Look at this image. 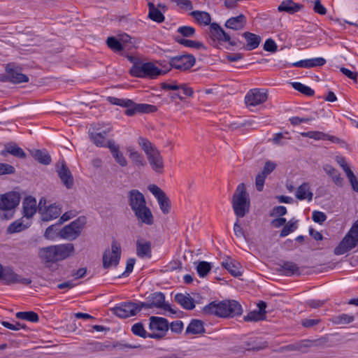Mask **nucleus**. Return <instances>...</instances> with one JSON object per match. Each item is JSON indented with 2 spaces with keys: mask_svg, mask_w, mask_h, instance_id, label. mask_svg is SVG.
Here are the masks:
<instances>
[{
  "mask_svg": "<svg viewBox=\"0 0 358 358\" xmlns=\"http://www.w3.org/2000/svg\"><path fill=\"white\" fill-rule=\"evenodd\" d=\"M128 204L139 222L147 225L154 224V216L147 206L144 195L138 189H133L127 193Z\"/></svg>",
  "mask_w": 358,
  "mask_h": 358,
  "instance_id": "f257e3e1",
  "label": "nucleus"
},
{
  "mask_svg": "<svg viewBox=\"0 0 358 358\" xmlns=\"http://www.w3.org/2000/svg\"><path fill=\"white\" fill-rule=\"evenodd\" d=\"M206 315H215L220 317H235L243 313L241 305L235 300H224L220 303L211 302L203 308Z\"/></svg>",
  "mask_w": 358,
  "mask_h": 358,
  "instance_id": "f03ea898",
  "label": "nucleus"
},
{
  "mask_svg": "<svg viewBox=\"0 0 358 358\" xmlns=\"http://www.w3.org/2000/svg\"><path fill=\"white\" fill-rule=\"evenodd\" d=\"M74 250L72 243L50 245L40 248L38 256L45 264H52L68 258L74 252Z\"/></svg>",
  "mask_w": 358,
  "mask_h": 358,
  "instance_id": "7ed1b4c3",
  "label": "nucleus"
},
{
  "mask_svg": "<svg viewBox=\"0 0 358 358\" xmlns=\"http://www.w3.org/2000/svg\"><path fill=\"white\" fill-rule=\"evenodd\" d=\"M231 203L238 217H243L249 212L250 200L244 183L239 184L236 187L232 196Z\"/></svg>",
  "mask_w": 358,
  "mask_h": 358,
  "instance_id": "20e7f679",
  "label": "nucleus"
},
{
  "mask_svg": "<svg viewBox=\"0 0 358 358\" xmlns=\"http://www.w3.org/2000/svg\"><path fill=\"white\" fill-rule=\"evenodd\" d=\"M20 196L17 192H8L0 196V219L10 220L13 217L14 209L19 205Z\"/></svg>",
  "mask_w": 358,
  "mask_h": 358,
  "instance_id": "39448f33",
  "label": "nucleus"
},
{
  "mask_svg": "<svg viewBox=\"0 0 358 358\" xmlns=\"http://www.w3.org/2000/svg\"><path fill=\"white\" fill-rule=\"evenodd\" d=\"M358 244V220L334 249V254L341 255L355 248Z\"/></svg>",
  "mask_w": 358,
  "mask_h": 358,
  "instance_id": "423d86ee",
  "label": "nucleus"
},
{
  "mask_svg": "<svg viewBox=\"0 0 358 358\" xmlns=\"http://www.w3.org/2000/svg\"><path fill=\"white\" fill-rule=\"evenodd\" d=\"M86 217L80 216L70 224L60 229V238L73 241L81 234L86 224Z\"/></svg>",
  "mask_w": 358,
  "mask_h": 358,
  "instance_id": "0eeeda50",
  "label": "nucleus"
},
{
  "mask_svg": "<svg viewBox=\"0 0 358 358\" xmlns=\"http://www.w3.org/2000/svg\"><path fill=\"white\" fill-rule=\"evenodd\" d=\"M169 69H160L151 62L145 63L141 65H134L130 69V73L136 77H149L155 78L159 75L165 74Z\"/></svg>",
  "mask_w": 358,
  "mask_h": 358,
  "instance_id": "6e6552de",
  "label": "nucleus"
},
{
  "mask_svg": "<svg viewBox=\"0 0 358 358\" xmlns=\"http://www.w3.org/2000/svg\"><path fill=\"white\" fill-rule=\"evenodd\" d=\"M0 281H2L6 285L20 283L24 285H28L32 282L30 278H23L21 275L17 274L12 267H4L1 264Z\"/></svg>",
  "mask_w": 358,
  "mask_h": 358,
  "instance_id": "1a4fd4ad",
  "label": "nucleus"
},
{
  "mask_svg": "<svg viewBox=\"0 0 358 358\" xmlns=\"http://www.w3.org/2000/svg\"><path fill=\"white\" fill-rule=\"evenodd\" d=\"M195 62V58L192 55H178L170 58L166 69H169V71L171 68L186 71L192 68Z\"/></svg>",
  "mask_w": 358,
  "mask_h": 358,
  "instance_id": "9d476101",
  "label": "nucleus"
},
{
  "mask_svg": "<svg viewBox=\"0 0 358 358\" xmlns=\"http://www.w3.org/2000/svg\"><path fill=\"white\" fill-rule=\"evenodd\" d=\"M121 256V248L116 241H113L111 249L106 250L103 255V266L108 268L110 266H116L120 262Z\"/></svg>",
  "mask_w": 358,
  "mask_h": 358,
  "instance_id": "9b49d317",
  "label": "nucleus"
},
{
  "mask_svg": "<svg viewBox=\"0 0 358 358\" xmlns=\"http://www.w3.org/2000/svg\"><path fill=\"white\" fill-rule=\"evenodd\" d=\"M148 189L154 195L157 200L160 210L166 215L169 213L171 207V203L166 193L155 184L149 185Z\"/></svg>",
  "mask_w": 358,
  "mask_h": 358,
  "instance_id": "f8f14e48",
  "label": "nucleus"
},
{
  "mask_svg": "<svg viewBox=\"0 0 358 358\" xmlns=\"http://www.w3.org/2000/svg\"><path fill=\"white\" fill-rule=\"evenodd\" d=\"M113 314L121 318H127L136 315L138 313V307L136 303L125 302L122 303L111 309Z\"/></svg>",
  "mask_w": 358,
  "mask_h": 358,
  "instance_id": "ddd939ff",
  "label": "nucleus"
},
{
  "mask_svg": "<svg viewBox=\"0 0 358 358\" xmlns=\"http://www.w3.org/2000/svg\"><path fill=\"white\" fill-rule=\"evenodd\" d=\"M6 72L8 73L7 79L9 82L19 84L29 82V78L25 74L22 73L20 66L15 63H9L6 66Z\"/></svg>",
  "mask_w": 358,
  "mask_h": 358,
  "instance_id": "4468645a",
  "label": "nucleus"
},
{
  "mask_svg": "<svg viewBox=\"0 0 358 358\" xmlns=\"http://www.w3.org/2000/svg\"><path fill=\"white\" fill-rule=\"evenodd\" d=\"M209 35L213 40H217L220 41L228 42L231 46L237 45V42L234 40H231L230 36L226 33L220 26L213 22L209 27Z\"/></svg>",
  "mask_w": 358,
  "mask_h": 358,
  "instance_id": "2eb2a0df",
  "label": "nucleus"
},
{
  "mask_svg": "<svg viewBox=\"0 0 358 358\" xmlns=\"http://www.w3.org/2000/svg\"><path fill=\"white\" fill-rule=\"evenodd\" d=\"M267 99V94L263 90L252 89L246 94L245 102L247 106H256L264 103Z\"/></svg>",
  "mask_w": 358,
  "mask_h": 358,
  "instance_id": "dca6fc26",
  "label": "nucleus"
},
{
  "mask_svg": "<svg viewBox=\"0 0 358 358\" xmlns=\"http://www.w3.org/2000/svg\"><path fill=\"white\" fill-rule=\"evenodd\" d=\"M329 342L327 336H322L315 340H305L300 343L292 345V349L301 351L302 352H307L308 349L313 347H324Z\"/></svg>",
  "mask_w": 358,
  "mask_h": 358,
  "instance_id": "f3484780",
  "label": "nucleus"
},
{
  "mask_svg": "<svg viewBox=\"0 0 358 358\" xmlns=\"http://www.w3.org/2000/svg\"><path fill=\"white\" fill-rule=\"evenodd\" d=\"M147 159L151 169L155 173L157 174H162L164 172V162L159 150L148 155L147 157Z\"/></svg>",
  "mask_w": 358,
  "mask_h": 358,
  "instance_id": "a211bd4d",
  "label": "nucleus"
},
{
  "mask_svg": "<svg viewBox=\"0 0 358 358\" xmlns=\"http://www.w3.org/2000/svg\"><path fill=\"white\" fill-rule=\"evenodd\" d=\"M152 308H162L171 313H176L169 304L165 303V296L162 292H155L148 297Z\"/></svg>",
  "mask_w": 358,
  "mask_h": 358,
  "instance_id": "6ab92c4d",
  "label": "nucleus"
},
{
  "mask_svg": "<svg viewBox=\"0 0 358 358\" xmlns=\"http://www.w3.org/2000/svg\"><path fill=\"white\" fill-rule=\"evenodd\" d=\"M57 172L63 185L67 189H71L74 183L73 177L64 162L61 163V166L57 169Z\"/></svg>",
  "mask_w": 358,
  "mask_h": 358,
  "instance_id": "aec40b11",
  "label": "nucleus"
},
{
  "mask_svg": "<svg viewBox=\"0 0 358 358\" xmlns=\"http://www.w3.org/2000/svg\"><path fill=\"white\" fill-rule=\"evenodd\" d=\"M149 327L151 331H160L164 334L168 331L169 329V323L166 318L157 316H151L149 318Z\"/></svg>",
  "mask_w": 358,
  "mask_h": 358,
  "instance_id": "412c9836",
  "label": "nucleus"
},
{
  "mask_svg": "<svg viewBox=\"0 0 358 358\" xmlns=\"http://www.w3.org/2000/svg\"><path fill=\"white\" fill-rule=\"evenodd\" d=\"M152 243L143 238H138L136 241V255L141 258L151 257Z\"/></svg>",
  "mask_w": 358,
  "mask_h": 358,
  "instance_id": "4be33fe9",
  "label": "nucleus"
},
{
  "mask_svg": "<svg viewBox=\"0 0 358 358\" xmlns=\"http://www.w3.org/2000/svg\"><path fill=\"white\" fill-rule=\"evenodd\" d=\"M107 148H109L115 162L121 166L124 167L127 165V161L123 153L120 150L118 145L115 143L113 140L107 141Z\"/></svg>",
  "mask_w": 358,
  "mask_h": 358,
  "instance_id": "5701e85b",
  "label": "nucleus"
},
{
  "mask_svg": "<svg viewBox=\"0 0 358 358\" xmlns=\"http://www.w3.org/2000/svg\"><path fill=\"white\" fill-rule=\"evenodd\" d=\"M157 110V107L153 105L147 103H136L134 102V106L129 109L125 110V114L128 116H132L136 113H150Z\"/></svg>",
  "mask_w": 358,
  "mask_h": 358,
  "instance_id": "b1692460",
  "label": "nucleus"
},
{
  "mask_svg": "<svg viewBox=\"0 0 358 358\" xmlns=\"http://www.w3.org/2000/svg\"><path fill=\"white\" fill-rule=\"evenodd\" d=\"M111 131V128L108 127L105 130L100 131H90L89 135L90 140L97 147H106L107 142H106V136L108 132Z\"/></svg>",
  "mask_w": 358,
  "mask_h": 358,
  "instance_id": "393cba45",
  "label": "nucleus"
},
{
  "mask_svg": "<svg viewBox=\"0 0 358 358\" xmlns=\"http://www.w3.org/2000/svg\"><path fill=\"white\" fill-rule=\"evenodd\" d=\"M174 300L186 310H193L195 308L194 299L187 293H178Z\"/></svg>",
  "mask_w": 358,
  "mask_h": 358,
  "instance_id": "a878e982",
  "label": "nucleus"
},
{
  "mask_svg": "<svg viewBox=\"0 0 358 358\" xmlns=\"http://www.w3.org/2000/svg\"><path fill=\"white\" fill-rule=\"evenodd\" d=\"M23 213L24 216L30 218L36 213L37 206L36 200L32 196H27L23 201Z\"/></svg>",
  "mask_w": 358,
  "mask_h": 358,
  "instance_id": "bb28decb",
  "label": "nucleus"
},
{
  "mask_svg": "<svg viewBox=\"0 0 358 358\" xmlns=\"http://www.w3.org/2000/svg\"><path fill=\"white\" fill-rule=\"evenodd\" d=\"M303 8V5L294 3L292 0H285L278 7L279 12H286L289 14L297 13Z\"/></svg>",
  "mask_w": 358,
  "mask_h": 358,
  "instance_id": "cd10ccee",
  "label": "nucleus"
},
{
  "mask_svg": "<svg viewBox=\"0 0 358 358\" xmlns=\"http://www.w3.org/2000/svg\"><path fill=\"white\" fill-rule=\"evenodd\" d=\"M62 213L61 208L55 204H51L48 206L42 213L41 220L45 222L50 221L57 218Z\"/></svg>",
  "mask_w": 358,
  "mask_h": 358,
  "instance_id": "c85d7f7f",
  "label": "nucleus"
},
{
  "mask_svg": "<svg viewBox=\"0 0 358 358\" xmlns=\"http://www.w3.org/2000/svg\"><path fill=\"white\" fill-rule=\"evenodd\" d=\"M326 63V60L322 57H316L313 59H308L301 60L292 64L294 66L301 68H312L317 66H322Z\"/></svg>",
  "mask_w": 358,
  "mask_h": 358,
  "instance_id": "c756f323",
  "label": "nucleus"
},
{
  "mask_svg": "<svg viewBox=\"0 0 358 358\" xmlns=\"http://www.w3.org/2000/svg\"><path fill=\"white\" fill-rule=\"evenodd\" d=\"M222 265L235 277L239 276L242 274L241 271V264L230 257H227L225 261L222 262Z\"/></svg>",
  "mask_w": 358,
  "mask_h": 358,
  "instance_id": "7c9ffc66",
  "label": "nucleus"
},
{
  "mask_svg": "<svg viewBox=\"0 0 358 358\" xmlns=\"http://www.w3.org/2000/svg\"><path fill=\"white\" fill-rule=\"evenodd\" d=\"M246 24V18L244 15L241 14L236 17H232L228 19L225 23L227 28L239 30L243 29Z\"/></svg>",
  "mask_w": 358,
  "mask_h": 358,
  "instance_id": "2f4dec72",
  "label": "nucleus"
},
{
  "mask_svg": "<svg viewBox=\"0 0 358 358\" xmlns=\"http://www.w3.org/2000/svg\"><path fill=\"white\" fill-rule=\"evenodd\" d=\"M278 271L285 275H300L299 268L292 262H285L280 266Z\"/></svg>",
  "mask_w": 358,
  "mask_h": 358,
  "instance_id": "473e14b6",
  "label": "nucleus"
},
{
  "mask_svg": "<svg viewBox=\"0 0 358 358\" xmlns=\"http://www.w3.org/2000/svg\"><path fill=\"white\" fill-rule=\"evenodd\" d=\"M243 36L247 41L246 49L252 50L256 49L260 44L261 37L257 34L246 31L243 34Z\"/></svg>",
  "mask_w": 358,
  "mask_h": 358,
  "instance_id": "72a5a7b5",
  "label": "nucleus"
},
{
  "mask_svg": "<svg viewBox=\"0 0 358 358\" xmlns=\"http://www.w3.org/2000/svg\"><path fill=\"white\" fill-rule=\"evenodd\" d=\"M295 196L299 200L307 199L308 201H310L313 194L310 191L309 184L307 182L301 184L297 188Z\"/></svg>",
  "mask_w": 358,
  "mask_h": 358,
  "instance_id": "f704fd0d",
  "label": "nucleus"
},
{
  "mask_svg": "<svg viewBox=\"0 0 358 358\" xmlns=\"http://www.w3.org/2000/svg\"><path fill=\"white\" fill-rule=\"evenodd\" d=\"M6 152L20 159L26 157V154L23 150L18 147L15 143H10L6 145L5 150L2 151V155H5Z\"/></svg>",
  "mask_w": 358,
  "mask_h": 358,
  "instance_id": "c9c22d12",
  "label": "nucleus"
},
{
  "mask_svg": "<svg viewBox=\"0 0 358 358\" xmlns=\"http://www.w3.org/2000/svg\"><path fill=\"white\" fill-rule=\"evenodd\" d=\"M190 15L200 24L210 25L211 17L206 11L194 10L190 13Z\"/></svg>",
  "mask_w": 358,
  "mask_h": 358,
  "instance_id": "e433bc0d",
  "label": "nucleus"
},
{
  "mask_svg": "<svg viewBox=\"0 0 358 358\" xmlns=\"http://www.w3.org/2000/svg\"><path fill=\"white\" fill-rule=\"evenodd\" d=\"M205 332L203 322L199 320H192L189 324L185 333L192 334H199Z\"/></svg>",
  "mask_w": 358,
  "mask_h": 358,
  "instance_id": "4c0bfd02",
  "label": "nucleus"
},
{
  "mask_svg": "<svg viewBox=\"0 0 358 358\" xmlns=\"http://www.w3.org/2000/svg\"><path fill=\"white\" fill-rule=\"evenodd\" d=\"M127 152L129 159L134 164L138 167H143L145 165V159L143 155L132 148H127Z\"/></svg>",
  "mask_w": 358,
  "mask_h": 358,
  "instance_id": "58836bf2",
  "label": "nucleus"
},
{
  "mask_svg": "<svg viewBox=\"0 0 358 358\" xmlns=\"http://www.w3.org/2000/svg\"><path fill=\"white\" fill-rule=\"evenodd\" d=\"M138 143L141 149L144 151L146 157L158 150L157 147L145 138L139 137L138 139Z\"/></svg>",
  "mask_w": 358,
  "mask_h": 358,
  "instance_id": "ea45409f",
  "label": "nucleus"
},
{
  "mask_svg": "<svg viewBox=\"0 0 358 358\" xmlns=\"http://www.w3.org/2000/svg\"><path fill=\"white\" fill-rule=\"evenodd\" d=\"M149 13L148 17L152 20L161 23L164 21V16L162 13L155 7L153 3H148Z\"/></svg>",
  "mask_w": 358,
  "mask_h": 358,
  "instance_id": "a19ab883",
  "label": "nucleus"
},
{
  "mask_svg": "<svg viewBox=\"0 0 358 358\" xmlns=\"http://www.w3.org/2000/svg\"><path fill=\"white\" fill-rule=\"evenodd\" d=\"M31 155L41 164L48 165L51 163V157L46 150H36L31 151Z\"/></svg>",
  "mask_w": 358,
  "mask_h": 358,
  "instance_id": "79ce46f5",
  "label": "nucleus"
},
{
  "mask_svg": "<svg viewBox=\"0 0 358 358\" xmlns=\"http://www.w3.org/2000/svg\"><path fill=\"white\" fill-rule=\"evenodd\" d=\"M247 350L259 351L268 347V343L261 340H250L245 343Z\"/></svg>",
  "mask_w": 358,
  "mask_h": 358,
  "instance_id": "37998d69",
  "label": "nucleus"
},
{
  "mask_svg": "<svg viewBox=\"0 0 358 358\" xmlns=\"http://www.w3.org/2000/svg\"><path fill=\"white\" fill-rule=\"evenodd\" d=\"M62 224L58 223L49 226L44 234V236L47 239L54 240L57 238H60V225Z\"/></svg>",
  "mask_w": 358,
  "mask_h": 358,
  "instance_id": "c03bdc74",
  "label": "nucleus"
},
{
  "mask_svg": "<svg viewBox=\"0 0 358 358\" xmlns=\"http://www.w3.org/2000/svg\"><path fill=\"white\" fill-rule=\"evenodd\" d=\"M324 170L327 174L332 178L334 183L338 186H342L343 178H341L338 171L330 165H325Z\"/></svg>",
  "mask_w": 358,
  "mask_h": 358,
  "instance_id": "a18cd8bd",
  "label": "nucleus"
},
{
  "mask_svg": "<svg viewBox=\"0 0 358 358\" xmlns=\"http://www.w3.org/2000/svg\"><path fill=\"white\" fill-rule=\"evenodd\" d=\"M15 317L20 320H24L31 322H38L39 320L38 315L34 311L18 312Z\"/></svg>",
  "mask_w": 358,
  "mask_h": 358,
  "instance_id": "49530a36",
  "label": "nucleus"
},
{
  "mask_svg": "<svg viewBox=\"0 0 358 358\" xmlns=\"http://www.w3.org/2000/svg\"><path fill=\"white\" fill-rule=\"evenodd\" d=\"M175 39L178 43L183 45L186 47L192 48H195V49H201V48H205L204 45L201 42H199V41L185 39V38H181L179 36H176Z\"/></svg>",
  "mask_w": 358,
  "mask_h": 358,
  "instance_id": "de8ad7c7",
  "label": "nucleus"
},
{
  "mask_svg": "<svg viewBox=\"0 0 358 358\" xmlns=\"http://www.w3.org/2000/svg\"><path fill=\"white\" fill-rule=\"evenodd\" d=\"M354 320V315L345 313L333 316L331 319V322L335 324H348L352 322Z\"/></svg>",
  "mask_w": 358,
  "mask_h": 358,
  "instance_id": "09e8293b",
  "label": "nucleus"
},
{
  "mask_svg": "<svg viewBox=\"0 0 358 358\" xmlns=\"http://www.w3.org/2000/svg\"><path fill=\"white\" fill-rule=\"evenodd\" d=\"M211 270L210 263L205 261L199 262L196 266V271L201 278H204Z\"/></svg>",
  "mask_w": 358,
  "mask_h": 358,
  "instance_id": "8fccbe9b",
  "label": "nucleus"
},
{
  "mask_svg": "<svg viewBox=\"0 0 358 358\" xmlns=\"http://www.w3.org/2000/svg\"><path fill=\"white\" fill-rule=\"evenodd\" d=\"M106 43L108 46L115 52H120L124 49V47L120 42L114 36H110L107 38Z\"/></svg>",
  "mask_w": 358,
  "mask_h": 358,
  "instance_id": "3c124183",
  "label": "nucleus"
},
{
  "mask_svg": "<svg viewBox=\"0 0 358 358\" xmlns=\"http://www.w3.org/2000/svg\"><path fill=\"white\" fill-rule=\"evenodd\" d=\"M345 173L346 174L347 178H348L350 185L353 189V190L356 192H358V180L354 173L350 170L349 166H346L345 169Z\"/></svg>",
  "mask_w": 358,
  "mask_h": 358,
  "instance_id": "603ef678",
  "label": "nucleus"
},
{
  "mask_svg": "<svg viewBox=\"0 0 358 358\" xmlns=\"http://www.w3.org/2000/svg\"><path fill=\"white\" fill-rule=\"evenodd\" d=\"M292 87L297 91L300 92L301 93L306 95V96H313L314 94V90H312L310 87L304 85L303 84L301 83H292Z\"/></svg>",
  "mask_w": 358,
  "mask_h": 358,
  "instance_id": "864d4df0",
  "label": "nucleus"
},
{
  "mask_svg": "<svg viewBox=\"0 0 358 358\" xmlns=\"http://www.w3.org/2000/svg\"><path fill=\"white\" fill-rule=\"evenodd\" d=\"M27 228V226L23 224L22 222L20 220H16L10 224L8 229L7 231L9 234H13L22 231V230Z\"/></svg>",
  "mask_w": 358,
  "mask_h": 358,
  "instance_id": "5fc2aeb1",
  "label": "nucleus"
},
{
  "mask_svg": "<svg viewBox=\"0 0 358 358\" xmlns=\"http://www.w3.org/2000/svg\"><path fill=\"white\" fill-rule=\"evenodd\" d=\"M301 135L303 137H308L315 140H326L327 134L321 131H310L302 132Z\"/></svg>",
  "mask_w": 358,
  "mask_h": 358,
  "instance_id": "6e6d98bb",
  "label": "nucleus"
},
{
  "mask_svg": "<svg viewBox=\"0 0 358 358\" xmlns=\"http://www.w3.org/2000/svg\"><path fill=\"white\" fill-rule=\"evenodd\" d=\"M264 318L265 317L262 315L261 312H258L257 310L251 311L243 317L244 320L246 322H257L263 320Z\"/></svg>",
  "mask_w": 358,
  "mask_h": 358,
  "instance_id": "4d7b16f0",
  "label": "nucleus"
},
{
  "mask_svg": "<svg viewBox=\"0 0 358 358\" xmlns=\"http://www.w3.org/2000/svg\"><path fill=\"white\" fill-rule=\"evenodd\" d=\"M296 228V221L293 222L289 221L282 228V231H280V236L285 237L289 234L291 232L294 231Z\"/></svg>",
  "mask_w": 358,
  "mask_h": 358,
  "instance_id": "13d9d810",
  "label": "nucleus"
},
{
  "mask_svg": "<svg viewBox=\"0 0 358 358\" xmlns=\"http://www.w3.org/2000/svg\"><path fill=\"white\" fill-rule=\"evenodd\" d=\"M131 331L134 334L142 338L147 337V331L145 330L141 323H136L131 327Z\"/></svg>",
  "mask_w": 358,
  "mask_h": 358,
  "instance_id": "bf43d9fd",
  "label": "nucleus"
},
{
  "mask_svg": "<svg viewBox=\"0 0 358 358\" xmlns=\"http://www.w3.org/2000/svg\"><path fill=\"white\" fill-rule=\"evenodd\" d=\"M178 32L184 37H192L195 34V29L190 26H182L178 29Z\"/></svg>",
  "mask_w": 358,
  "mask_h": 358,
  "instance_id": "052dcab7",
  "label": "nucleus"
},
{
  "mask_svg": "<svg viewBox=\"0 0 358 358\" xmlns=\"http://www.w3.org/2000/svg\"><path fill=\"white\" fill-rule=\"evenodd\" d=\"M266 176L264 173H259L257 174L255 178V187L257 191L262 192L264 188V185Z\"/></svg>",
  "mask_w": 358,
  "mask_h": 358,
  "instance_id": "680f3d73",
  "label": "nucleus"
},
{
  "mask_svg": "<svg viewBox=\"0 0 358 358\" xmlns=\"http://www.w3.org/2000/svg\"><path fill=\"white\" fill-rule=\"evenodd\" d=\"M171 331L176 334H180L183 329V323L180 320L172 322L169 324Z\"/></svg>",
  "mask_w": 358,
  "mask_h": 358,
  "instance_id": "e2e57ef3",
  "label": "nucleus"
},
{
  "mask_svg": "<svg viewBox=\"0 0 358 358\" xmlns=\"http://www.w3.org/2000/svg\"><path fill=\"white\" fill-rule=\"evenodd\" d=\"M15 171V168L8 164L0 163V176L13 174Z\"/></svg>",
  "mask_w": 358,
  "mask_h": 358,
  "instance_id": "0e129e2a",
  "label": "nucleus"
},
{
  "mask_svg": "<svg viewBox=\"0 0 358 358\" xmlns=\"http://www.w3.org/2000/svg\"><path fill=\"white\" fill-rule=\"evenodd\" d=\"M1 324L11 330L17 331L20 329H26L27 326L24 324H21L20 322H16L15 324H11L8 322L3 321L1 322Z\"/></svg>",
  "mask_w": 358,
  "mask_h": 358,
  "instance_id": "69168bd1",
  "label": "nucleus"
},
{
  "mask_svg": "<svg viewBox=\"0 0 358 358\" xmlns=\"http://www.w3.org/2000/svg\"><path fill=\"white\" fill-rule=\"evenodd\" d=\"M312 219L315 222L322 224L327 220V215L323 212L315 210Z\"/></svg>",
  "mask_w": 358,
  "mask_h": 358,
  "instance_id": "338daca9",
  "label": "nucleus"
},
{
  "mask_svg": "<svg viewBox=\"0 0 358 358\" xmlns=\"http://www.w3.org/2000/svg\"><path fill=\"white\" fill-rule=\"evenodd\" d=\"M264 50L267 52H275L277 50L275 42L271 39H267L264 44Z\"/></svg>",
  "mask_w": 358,
  "mask_h": 358,
  "instance_id": "774afa93",
  "label": "nucleus"
}]
</instances>
